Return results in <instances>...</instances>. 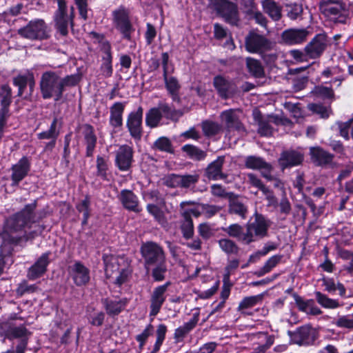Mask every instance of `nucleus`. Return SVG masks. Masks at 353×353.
I'll return each mask as SVG.
<instances>
[{"instance_id":"56","label":"nucleus","mask_w":353,"mask_h":353,"mask_svg":"<svg viewBox=\"0 0 353 353\" xmlns=\"http://www.w3.org/2000/svg\"><path fill=\"white\" fill-rule=\"evenodd\" d=\"M28 82V74L26 76L19 75L14 78L13 83L19 88L18 95L21 96L24 88L26 87Z\"/></svg>"},{"instance_id":"50","label":"nucleus","mask_w":353,"mask_h":353,"mask_svg":"<svg viewBox=\"0 0 353 353\" xmlns=\"http://www.w3.org/2000/svg\"><path fill=\"white\" fill-rule=\"evenodd\" d=\"M1 105L9 106L12 101V90L8 85L1 86L0 91Z\"/></svg>"},{"instance_id":"46","label":"nucleus","mask_w":353,"mask_h":353,"mask_svg":"<svg viewBox=\"0 0 353 353\" xmlns=\"http://www.w3.org/2000/svg\"><path fill=\"white\" fill-rule=\"evenodd\" d=\"M183 150L192 159L195 160H202L206 157L204 151L190 145H185L183 147Z\"/></svg>"},{"instance_id":"43","label":"nucleus","mask_w":353,"mask_h":353,"mask_svg":"<svg viewBox=\"0 0 353 353\" xmlns=\"http://www.w3.org/2000/svg\"><path fill=\"white\" fill-rule=\"evenodd\" d=\"M154 327L152 324H148L141 333L137 334L135 337L139 343V347L142 350L146 343L148 338L153 334Z\"/></svg>"},{"instance_id":"13","label":"nucleus","mask_w":353,"mask_h":353,"mask_svg":"<svg viewBox=\"0 0 353 353\" xmlns=\"http://www.w3.org/2000/svg\"><path fill=\"white\" fill-rule=\"evenodd\" d=\"M170 284V282H167L166 283L159 285L154 289L150 299V316H154L159 312L166 299V292Z\"/></svg>"},{"instance_id":"19","label":"nucleus","mask_w":353,"mask_h":353,"mask_svg":"<svg viewBox=\"0 0 353 353\" xmlns=\"http://www.w3.org/2000/svg\"><path fill=\"white\" fill-rule=\"evenodd\" d=\"M12 181L13 185H17L28 173L30 163L26 157L21 158L12 168Z\"/></svg>"},{"instance_id":"59","label":"nucleus","mask_w":353,"mask_h":353,"mask_svg":"<svg viewBox=\"0 0 353 353\" xmlns=\"http://www.w3.org/2000/svg\"><path fill=\"white\" fill-rule=\"evenodd\" d=\"M132 270L128 268L122 269L121 270H119L115 272V283L119 285L123 284L128 278L130 274H131Z\"/></svg>"},{"instance_id":"26","label":"nucleus","mask_w":353,"mask_h":353,"mask_svg":"<svg viewBox=\"0 0 353 353\" xmlns=\"http://www.w3.org/2000/svg\"><path fill=\"white\" fill-rule=\"evenodd\" d=\"M308 34L307 31L305 30H295L290 29L285 30L283 33V40L289 44L300 43L305 41Z\"/></svg>"},{"instance_id":"10","label":"nucleus","mask_w":353,"mask_h":353,"mask_svg":"<svg viewBox=\"0 0 353 353\" xmlns=\"http://www.w3.org/2000/svg\"><path fill=\"white\" fill-rule=\"evenodd\" d=\"M216 12L232 25H236L239 21V12L237 6L225 0H220L215 4Z\"/></svg>"},{"instance_id":"49","label":"nucleus","mask_w":353,"mask_h":353,"mask_svg":"<svg viewBox=\"0 0 353 353\" xmlns=\"http://www.w3.org/2000/svg\"><path fill=\"white\" fill-rule=\"evenodd\" d=\"M192 203L190 201H183L181 203V208L182 210V214L183 215L184 211H188V216L192 214L197 217L201 214V205L192 206Z\"/></svg>"},{"instance_id":"54","label":"nucleus","mask_w":353,"mask_h":353,"mask_svg":"<svg viewBox=\"0 0 353 353\" xmlns=\"http://www.w3.org/2000/svg\"><path fill=\"white\" fill-rule=\"evenodd\" d=\"M154 147L161 151L172 152L171 142L168 138L164 137H160L155 141Z\"/></svg>"},{"instance_id":"21","label":"nucleus","mask_w":353,"mask_h":353,"mask_svg":"<svg viewBox=\"0 0 353 353\" xmlns=\"http://www.w3.org/2000/svg\"><path fill=\"white\" fill-rule=\"evenodd\" d=\"M303 160V156L301 153L291 150L283 152L279 162L283 169L288 167H292L299 165Z\"/></svg>"},{"instance_id":"31","label":"nucleus","mask_w":353,"mask_h":353,"mask_svg":"<svg viewBox=\"0 0 353 353\" xmlns=\"http://www.w3.org/2000/svg\"><path fill=\"white\" fill-rule=\"evenodd\" d=\"M124 110V104L117 102L110 108V123L114 127H120L123 123L122 114Z\"/></svg>"},{"instance_id":"24","label":"nucleus","mask_w":353,"mask_h":353,"mask_svg":"<svg viewBox=\"0 0 353 353\" xmlns=\"http://www.w3.org/2000/svg\"><path fill=\"white\" fill-rule=\"evenodd\" d=\"M221 118L228 129H234L239 132L244 130L243 126L239 121L238 117L233 110L223 112L221 114Z\"/></svg>"},{"instance_id":"30","label":"nucleus","mask_w":353,"mask_h":353,"mask_svg":"<svg viewBox=\"0 0 353 353\" xmlns=\"http://www.w3.org/2000/svg\"><path fill=\"white\" fill-rule=\"evenodd\" d=\"M229 212L239 216L242 219H245L248 207L242 199L239 197L231 198L229 203Z\"/></svg>"},{"instance_id":"33","label":"nucleus","mask_w":353,"mask_h":353,"mask_svg":"<svg viewBox=\"0 0 353 353\" xmlns=\"http://www.w3.org/2000/svg\"><path fill=\"white\" fill-rule=\"evenodd\" d=\"M250 8L246 11L247 14L250 19H254L256 23L262 27H266L267 19L256 8L253 0H249Z\"/></svg>"},{"instance_id":"22","label":"nucleus","mask_w":353,"mask_h":353,"mask_svg":"<svg viewBox=\"0 0 353 353\" xmlns=\"http://www.w3.org/2000/svg\"><path fill=\"white\" fill-rule=\"evenodd\" d=\"M223 162V157H219L215 161L212 162L206 168V176L211 180L225 179L226 176L222 172Z\"/></svg>"},{"instance_id":"2","label":"nucleus","mask_w":353,"mask_h":353,"mask_svg":"<svg viewBox=\"0 0 353 353\" xmlns=\"http://www.w3.org/2000/svg\"><path fill=\"white\" fill-rule=\"evenodd\" d=\"M81 79V75L79 73L61 77V74L55 71L44 72L39 82L42 97L45 99H53L58 101L62 98L65 89L75 86Z\"/></svg>"},{"instance_id":"27","label":"nucleus","mask_w":353,"mask_h":353,"mask_svg":"<svg viewBox=\"0 0 353 353\" xmlns=\"http://www.w3.org/2000/svg\"><path fill=\"white\" fill-rule=\"evenodd\" d=\"M312 159L319 165H326L332 163L334 156L319 147L311 148Z\"/></svg>"},{"instance_id":"34","label":"nucleus","mask_w":353,"mask_h":353,"mask_svg":"<svg viewBox=\"0 0 353 353\" xmlns=\"http://www.w3.org/2000/svg\"><path fill=\"white\" fill-rule=\"evenodd\" d=\"M103 305L105 310L110 316L118 315L123 309L124 303L121 301L104 299Z\"/></svg>"},{"instance_id":"14","label":"nucleus","mask_w":353,"mask_h":353,"mask_svg":"<svg viewBox=\"0 0 353 353\" xmlns=\"http://www.w3.org/2000/svg\"><path fill=\"white\" fill-rule=\"evenodd\" d=\"M0 334L10 341L29 339L31 333L23 325L19 326L3 323L0 325Z\"/></svg>"},{"instance_id":"4","label":"nucleus","mask_w":353,"mask_h":353,"mask_svg":"<svg viewBox=\"0 0 353 353\" xmlns=\"http://www.w3.org/2000/svg\"><path fill=\"white\" fill-rule=\"evenodd\" d=\"M253 116L255 121L258 123V132L261 136H270L274 129L273 125H288L291 123L290 121L285 117H279L275 115L263 117L257 110L253 112Z\"/></svg>"},{"instance_id":"15","label":"nucleus","mask_w":353,"mask_h":353,"mask_svg":"<svg viewBox=\"0 0 353 353\" xmlns=\"http://www.w3.org/2000/svg\"><path fill=\"white\" fill-rule=\"evenodd\" d=\"M143 112V108L139 107L136 111L131 112L128 115L127 120V127L130 135L137 140H139L142 136Z\"/></svg>"},{"instance_id":"51","label":"nucleus","mask_w":353,"mask_h":353,"mask_svg":"<svg viewBox=\"0 0 353 353\" xmlns=\"http://www.w3.org/2000/svg\"><path fill=\"white\" fill-rule=\"evenodd\" d=\"M202 128L205 135L212 136L220 131L221 126L214 122L205 121L203 123Z\"/></svg>"},{"instance_id":"25","label":"nucleus","mask_w":353,"mask_h":353,"mask_svg":"<svg viewBox=\"0 0 353 353\" xmlns=\"http://www.w3.org/2000/svg\"><path fill=\"white\" fill-rule=\"evenodd\" d=\"M70 274L77 285H83L90 280L89 270L85 266H70Z\"/></svg>"},{"instance_id":"57","label":"nucleus","mask_w":353,"mask_h":353,"mask_svg":"<svg viewBox=\"0 0 353 353\" xmlns=\"http://www.w3.org/2000/svg\"><path fill=\"white\" fill-rule=\"evenodd\" d=\"M309 108L310 110L319 114L322 118H327L330 114L329 108L319 104H310Z\"/></svg>"},{"instance_id":"64","label":"nucleus","mask_w":353,"mask_h":353,"mask_svg":"<svg viewBox=\"0 0 353 353\" xmlns=\"http://www.w3.org/2000/svg\"><path fill=\"white\" fill-rule=\"evenodd\" d=\"M216 342H208L203 344L197 351H191L192 353H212L216 348Z\"/></svg>"},{"instance_id":"61","label":"nucleus","mask_w":353,"mask_h":353,"mask_svg":"<svg viewBox=\"0 0 353 353\" xmlns=\"http://www.w3.org/2000/svg\"><path fill=\"white\" fill-rule=\"evenodd\" d=\"M285 108L290 112L291 115L298 119L303 116L301 109L296 104L291 102H287L284 104Z\"/></svg>"},{"instance_id":"48","label":"nucleus","mask_w":353,"mask_h":353,"mask_svg":"<svg viewBox=\"0 0 353 353\" xmlns=\"http://www.w3.org/2000/svg\"><path fill=\"white\" fill-rule=\"evenodd\" d=\"M90 199L85 196L79 203L76 206L77 210L83 213V224H86L90 216Z\"/></svg>"},{"instance_id":"20","label":"nucleus","mask_w":353,"mask_h":353,"mask_svg":"<svg viewBox=\"0 0 353 353\" xmlns=\"http://www.w3.org/2000/svg\"><path fill=\"white\" fill-rule=\"evenodd\" d=\"M199 320V314H194L188 322L175 329L174 333L175 343L183 342L186 335L196 326Z\"/></svg>"},{"instance_id":"7","label":"nucleus","mask_w":353,"mask_h":353,"mask_svg":"<svg viewBox=\"0 0 353 353\" xmlns=\"http://www.w3.org/2000/svg\"><path fill=\"white\" fill-rule=\"evenodd\" d=\"M114 27L123 35L124 39L130 40L131 34L134 31L130 20L129 13L126 9L120 7L112 12Z\"/></svg>"},{"instance_id":"60","label":"nucleus","mask_w":353,"mask_h":353,"mask_svg":"<svg viewBox=\"0 0 353 353\" xmlns=\"http://www.w3.org/2000/svg\"><path fill=\"white\" fill-rule=\"evenodd\" d=\"M199 233L203 239H209L214 234V230L208 223H201L199 226Z\"/></svg>"},{"instance_id":"44","label":"nucleus","mask_w":353,"mask_h":353,"mask_svg":"<svg viewBox=\"0 0 353 353\" xmlns=\"http://www.w3.org/2000/svg\"><path fill=\"white\" fill-rule=\"evenodd\" d=\"M230 236L236 238L239 241L243 243L242 236L245 234V230L239 224L234 223L229 225L223 229Z\"/></svg>"},{"instance_id":"63","label":"nucleus","mask_w":353,"mask_h":353,"mask_svg":"<svg viewBox=\"0 0 353 353\" xmlns=\"http://www.w3.org/2000/svg\"><path fill=\"white\" fill-rule=\"evenodd\" d=\"M165 184L170 188L181 187V175L170 174L164 179Z\"/></svg>"},{"instance_id":"35","label":"nucleus","mask_w":353,"mask_h":353,"mask_svg":"<svg viewBox=\"0 0 353 353\" xmlns=\"http://www.w3.org/2000/svg\"><path fill=\"white\" fill-rule=\"evenodd\" d=\"M323 285L325 287V290L330 294H334L336 290H338L339 294L341 296H344L345 295L346 290L343 285L340 283H337V284H336L332 279L323 278Z\"/></svg>"},{"instance_id":"38","label":"nucleus","mask_w":353,"mask_h":353,"mask_svg":"<svg viewBox=\"0 0 353 353\" xmlns=\"http://www.w3.org/2000/svg\"><path fill=\"white\" fill-rule=\"evenodd\" d=\"M167 332V327L164 324L159 325L156 331V341L152 350L150 353H157L159 351L165 339Z\"/></svg>"},{"instance_id":"45","label":"nucleus","mask_w":353,"mask_h":353,"mask_svg":"<svg viewBox=\"0 0 353 353\" xmlns=\"http://www.w3.org/2000/svg\"><path fill=\"white\" fill-rule=\"evenodd\" d=\"M189 212L188 211H184L183 212V217H184V222L181 225V230L183 234L184 237L186 239L190 238L194 232L193 229V223L191 219V217L188 216Z\"/></svg>"},{"instance_id":"16","label":"nucleus","mask_w":353,"mask_h":353,"mask_svg":"<svg viewBox=\"0 0 353 353\" xmlns=\"http://www.w3.org/2000/svg\"><path fill=\"white\" fill-rule=\"evenodd\" d=\"M133 161V150L127 145H123L116 152V165L121 171H128Z\"/></svg>"},{"instance_id":"9","label":"nucleus","mask_w":353,"mask_h":353,"mask_svg":"<svg viewBox=\"0 0 353 353\" xmlns=\"http://www.w3.org/2000/svg\"><path fill=\"white\" fill-rule=\"evenodd\" d=\"M273 43L263 36L250 32L245 38V48L251 53H263L271 50Z\"/></svg>"},{"instance_id":"52","label":"nucleus","mask_w":353,"mask_h":353,"mask_svg":"<svg viewBox=\"0 0 353 353\" xmlns=\"http://www.w3.org/2000/svg\"><path fill=\"white\" fill-rule=\"evenodd\" d=\"M57 119H54L50 125V129L48 131L43 132L38 134L41 139H56L58 137L59 132L56 130Z\"/></svg>"},{"instance_id":"3","label":"nucleus","mask_w":353,"mask_h":353,"mask_svg":"<svg viewBox=\"0 0 353 353\" xmlns=\"http://www.w3.org/2000/svg\"><path fill=\"white\" fill-rule=\"evenodd\" d=\"M269 225L267 220L260 214H256L254 220L246 224L245 234L242 236L243 243L250 244L267 234Z\"/></svg>"},{"instance_id":"6","label":"nucleus","mask_w":353,"mask_h":353,"mask_svg":"<svg viewBox=\"0 0 353 353\" xmlns=\"http://www.w3.org/2000/svg\"><path fill=\"white\" fill-rule=\"evenodd\" d=\"M321 13L330 21L344 23L347 12L344 5L338 0H322L320 3Z\"/></svg>"},{"instance_id":"32","label":"nucleus","mask_w":353,"mask_h":353,"mask_svg":"<svg viewBox=\"0 0 353 353\" xmlns=\"http://www.w3.org/2000/svg\"><path fill=\"white\" fill-rule=\"evenodd\" d=\"M103 49L106 54L103 59V63L101 65V73L105 77H109L112 74L111 47L108 42L103 43Z\"/></svg>"},{"instance_id":"1","label":"nucleus","mask_w":353,"mask_h":353,"mask_svg":"<svg viewBox=\"0 0 353 353\" xmlns=\"http://www.w3.org/2000/svg\"><path fill=\"white\" fill-rule=\"evenodd\" d=\"M34 203L27 205L20 212L7 221V228L11 235L12 243L26 242L41 232V226L34 221Z\"/></svg>"},{"instance_id":"40","label":"nucleus","mask_w":353,"mask_h":353,"mask_svg":"<svg viewBox=\"0 0 353 353\" xmlns=\"http://www.w3.org/2000/svg\"><path fill=\"white\" fill-rule=\"evenodd\" d=\"M247 67L250 73L256 77H261L264 74L263 68L260 62L252 58H248L246 60Z\"/></svg>"},{"instance_id":"58","label":"nucleus","mask_w":353,"mask_h":353,"mask_svg":"<svg viewBox=\"0 0 353 353\" xmlns=\"http://www.w3.org/2000/svg\"><path fill=\"white\" fill-rule=\"evenodd\" d=\"M105 319V314L103 312H97L90 314L88 317L89 323L93 325L99 327L103 323Z\"/></svg>"},{"instance_id":"8","label":"nucleus","mask_w":353,"mask_h":353,"mask_svg":"<svg viewBox=\"0 0 353 353\" xmlns=\"http://www.w3.org/2000/svg\"><path fill=\"white\" fill-rule=\"evenodd\" d=\"M57 3L58 9L54 16L56 27L59 32L65 36L68 34L69 24L72 25L74 8L73 6H71L70 12L68 14L65 0H57Z\"/></svg>"},{"instance_id":"18","label":"nucleus","mask_w":353,"mask_h":353,"mask_svg":"<svg viewBox=\"0 0 353 353\" xmlns=\"http://www.w3.org/2000/svg\"><path fill=\"white\" fill-rule=\"evenodd\" d=\"M291 339L294 343L299 345H307L314 341V332L309 327H301L292 334Z\"/></svg>"},{"instance_id":"42","label":"nucleus","mask_w":353,"mask_h":353,"mask_svg":"<svg viewBox=\"0 0 353 353\" xmlns=\"http://www.w3.org/2000/svg\"><path fill=\"white\" fill-rule=\"evenodd\" d=\"M161 119V113L157 108L151 109L145 117V122L147 125L154 128L157 126Z\"/></svg>"},{"instance_id":"36","label":"nucleus","mask_w":353,"mask_h":353,"mask_svg":"<svg viewBox=\"0 0 353 353\" xmlns=\"http://www.w3.org/2000/svg\"><path fill=\"white\" fill-rule=\"evenodd\" d=\"M263 297V294H257L255 296L245 297L239 303L238 310L242 312L246 309L251 308L256 304L262 301Z\"/></svg>"},{"instance_id":"37","label":"nucleus","mask_w":353,"mask_h":353,"mask_svg":"<svg viewBox=\"0 0 353 353\" xmlns=\"http://www.w3.org/2000/svg\"><path fill=\"white\" fill-rule=\"evenodd\" d=\"M85 142L86 144L87 156L90 157L93 154L96 145L97 138L94 135L92 128L90 126L86 128L85 132Z\"/></svg>"},{"instance_id":"41","label":"nucleus","mask_w":353,"mask_h":353,"mask_svg":"<svg viewBox=\"0 0 353 353\" xmlns=\"http://www.w3.org/2000/svg\"><path fill=\"white\" fill-rule=\"evenodd\" d=\"M221 249L228 254H235L239 251V247L234 241L229 239H222L219 241Z\"/></svg>"},{"instance_id":"39","label":"nucleus","mask_w":353,"mask_h":353,"mask_svg":"<svg viewBox=\"0 0 353 353\" xmlns=\"http://www.w3.org/2000/svg\"><path fill=\"white\" fill-rule=\"evenodd\" d=\"M315 297L317 302L325 308L335 309L339 306L338 301L330 299L320 292L315 293Z\"/></svg>"},{"instance_id":"53","label":"nucleus","mask_w":353,"mask_h":353,"mask_svg":"<svg viewBox=\"0 0 353 353\" xmlns=\"http://www.w3.org/2000/svg\"><path fill=\"white\" fill-rule=\"evenodd\" d=\"M46 271V266H30L28 272V277L30 280L40 278Z\"/></svg>"},{"instance_id":"29","label":"nucleus","mask_w":353,"mask_h":353,"mask_svg":"<svg viewBox=\"0 0 353 353\" xmlns=\"http://www.w3.org/2000/svg\"><path fill=\"white\" fill-rule=\"evenodd\" d=\"M261 5L263 11L274 21H276L281 18V6L274 0H263Z\"/></svg>"},{"instance_id":"5","label":"nucleus","mask_w":353,"mask_h":353,"mask_svg":"<svg viewBox=\"0 0 353 353\" xmlns=\"http://www.w3.org/2000/svg\"><path fill=\"white\" fill-rule=\"evenodd\" d=\"M18 34L30 40H42L49 37V30L43 20L37 19L19 29Z\"/></svg>"},{"instance_id":"23","label":"nucleus","mask_w":353,"mask_h":353,"mask_svg":"<svg viewBox=\"0 0 353 353\" xmlns=\"http://www.w3.org/2000/svg\"><path fill=\"white\" fill-rule=\"evenodd\" d=\"M119 199L126 209L136 212L141 211L139 206L138 199L132 191L128 190H122Z\"/></svg>"},{"instance_id":"47","label":"nucleus","mask_w":353,"mask_h":353,"mask_svg":"<svg viewBox=\"0 0 353 353\" xmlns=\"http://www.w3.org/2000/svg\"><path fill=\"white\" fill-rule=\"evenodd\" d=\"M244 176V180L250 185L256 188L261 191L265 190L266 186L256 174L254 173H247L245 174Z\"/></svg>"},{"instance_id":"55","label":"nucleus","mask_w":353,"mask_h":353,"mask_svg":"<svg viewBox=\"0 0 353 353\" xmlns=\"http://www.w3.org/2000/svg\"><path fill=\"white\" fill-rule=\"evenodd\" d=\"M164 81L168 92L172 95H175L179 89V84L176 79L173 77H166Z\"/></svg>"},{"instance_id":"17","label":"nucleus","mask_w":353,"mask_h":353,"mask_svg":"<svg viewBox=\"0 0 353 353\" xmlns=\"http://www.w3.org/2000/svg\"><path fill=\"white\" fill-rule=\"evenodd\" d=\"M327 46V38L324 34H317L305 47L306 55L310 58L319 57L325 50Z\"/></svg>"},{"instance_id":"62","label":"nucleus","mask_w":353,"mask_h":353,"mask_svg":"<svg viewBox=\"0 0 353 353\" xmlns=\"http://www.w3.org/2000/svg\"><path fill=\"white\" fill-rule=\"evenodd\" d=\"M339 327L353 328V316H343L339 317L335 322Z\"/></svg>"},{"instance_id":"28","label":"nucleus","mask_w":353,"mask_h":353,"mask_svg":"<svg viewBox=\"0 0 353 353\" xmlns=\"http://www.w3.org/2000/svg\"><path fill=\"white\" fill-rule=\"evenodd\" d=\"M213 85L221 97H228L232 90V83L228 79L221 75H217L214 78Z\"/></svg>"},{"instance_id":"12","label":"nucleus","mask_w":353,"mask_h":353,"mask_svg":"<svg viewBox=\"0 0 353 353\" xmlns=\"http://www.w3.org/2000/svg\"><path fill=\"white\" fill-rule=\"evenodd\" d=\"M141 252L148 263L161 264L164 262V253L157 243L148 242L143 244Z\"/></svg>"},{"instance_id":"11","label":"nucleus","mask_w":353,"mask_h":353,"mask_svg":"<svg viewBox=\"0 0 353 353\" xmlns=\"http://www.w3.org/2000/svg\"><path fill=\"white\" fill-rule=\"evenodd\" d=\"M245 165L248 169L259 170L261 175L267 180H273V177L271 175L272 165L265 161L261 157L248 156L245 158Z\"/></svg>"}]
</instances>
